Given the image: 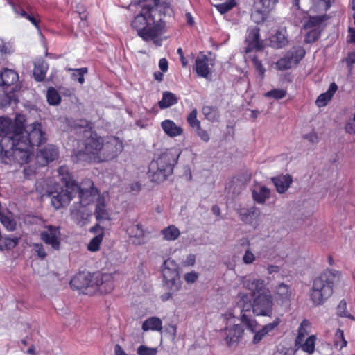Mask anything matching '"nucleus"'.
Segmentation results:
<instances>
[{"label": "nucleus", "mask_w": 355, "mask_h": 355, "mask_svg": "<svg viewBox=\"0 0 355 355\" xmlns=\"http://www.w3.org/2000/svg\"><path fill=\"white\" fill-rule=\"evenodd\" d=\"M11 120L0 117V155L6 164L16 162L23 165L33 157L31 148H25L20 139L24 137L22 129L16 127L14 132H10Z\"/></svg>", "instance_id": "nucleus-1"}, {"label": "nucleus", "mask_w": 355, "mask_h": 355, "mask_svg": "<svg viewBox=\"0 0 355 355\" xmlns=\"http://www.w3.org/2000/svg\"><path fill=\"white\" fill-rule=\"evenodd\" d=\"M164 6L142 10L131 23L132 27L144 41H152L156 46L162 45L160 36L164 33L165 22L162 20Z\"/></svg>", "instance_id": "nucleus-2"}, {"label": "nucleus", "mask_w": 355, "mask_h": 355, "mask_svg": "<svg viewBox=\"0 0 355 355\" xmlns=\"http://www.w3.org/2000/svg\"><path fill=\"white\" fill-rule=\"evenodd\" d=\"M79 126V133L81 135V137L74 150V161L76 162H90L97 160L101 147H102V137L92 130L87 121H81Z\"/></svg>", "instance_id": "nucleus-3"}, {"label": "nucleus", "mask_w": 355, "mask_h": 355, "mask_svg": "<svg viewBox=\"0 0 355 355\" xmlns=\"http://www.w3.org/2000/svg\"><path fill=\"white\" fill-rule=\"evenodd\" d=\"M338 271L327 270L313 282L310 297L313 303L322 304L333 293V287L340 280Z\"/></svg>", "instance_id": "nucleus-4"}, {"label": "nucleus", "mask_w": 355, "mask_h": 355, "mask_svg": "<svg viewBox=\"0 0 355 355\" xmlns=\"http://www.w3.org/2000/svg\"><path fill=\"white\" fill-rule=\"evenodd\" d=\"M178 157L170 153L162 154L156 160H153L148 166V175L153 182H162L173 173V167Z\"/></svg>", "instance_id": "nucleus-5"}, {"label": "nucleus", "mask_w": 355, "mask_h": 355, "mask_svg": "<svg viewBox=\"0 0 355 355\" xmlns=\"http://www.w3.org/2000/svg\"><path fill=\"white\" fill-rule=\"evenodd\" d=\"M16 127H20L22 129L24 137L20 139L24 143L25 148H31L39 146L46 141V134L42 130L41 123L35 122L29 125H24L22 121L17 119L15 123L11 121L10 132H14Z\"/></svg>", "instance_id": "nucleus-6"}, {"label": "nucleus", "mask_w": 355, "mask_h": 355, "mask_svg": "<svg viewBox=\"0 0 355 355\" xmlns=\"http://www.w3.org/2000/svg\"><path fill=\"white\" fill-rule=\"evenodd\" d=\"M236 306L240 309V321L250 331H254L257 327V322L250 314L253 309L252 297L248 293H239L236 296Z\"/></svg>", "instance_id": "nucleus-7"}, {"label": "nucleus", "mask_w": 355, "mask_h": 355, "mask_svg": "<svg viewBox=\"0 0 355 355\" xmlns=\"http://www.w3.org/2000/svg\"><path fill=\"white\" fill-rule=\"evenodd\" d=\"M101 273H90L87 271L76 274L70 282L71 288L85 293L95 292V286L99 284Z\"/></svg>", "instance_id": "nucleus-8"}, {"label": "nucleus", "mask_w": 355, "mask_h": 355, "mask_svg": "<svg viewBox=\"0 0 355 355\" xmlns=\"http://www.w3.org/2000/svg\"><path fill=\"white\" fill-rule=\"evenodd\" d=\"M66 186L73 191V197L75 193L78 194L80 198V204L83 207L89 205L98 196V190L94 187V183L90 180H87L82 185L79 186L75 181L67 182Z\"/></svg>", "instance_id": "nucleus-9"}, {"label": "nucleus", "mask_w": 355, "mask_h": 355, "mask_svg": "<svg viewBox=\"0 0 355 355\" xmlns=\"http://www.w3.org/2000/svg\"><path fill=\"white\" fill-rule=\"evenodd\" d=\"M19 76L12 69L4 68L0 72V89L3 92V95L6 98L9 99V103L11 100L15 97L14 92L19 89L18 85L11 87L15 83L17 82Z\"/></svg>", "instance_id": "nucleus-10"}, {"label": "nucleus", "mask_w": 355, "mask_h": 355, "mask_svg": "<svg viewBox=\"0 0 355 355\" xmlns=\"http://www.w3.org/2000/svg\"><path fill=\"white\" fill-rule=\"evenodd\" d=\"M123 148V144L118 138L110 137L105 142L102 141V147H101L97 160L105 162L113 159L121 153Z\"/></svg>", "instance_id": "nucleus-11"}, {"label": "nucleus", "mask_w": 355, "mask_h": 355, "mask_svg": "<svg viewBox=\"0 0 355 355\" xmlns=\"http://www.w3.org/2000/svg\"><path fill=\"white\" fill-rule=\"evenodd\" d=\"M273 300L270 291L257 295L253 300L252 312L259 316L271 317L272 314Z\"/></svg>", "instance_id": "nucleus-12"}, {"label": "nucleus", "mask_w": 355, "mask_h": 355, "mask_svg": "<svg viewBox=\"0 0 355 355\" xmlns=\"http://www.w3.org/2000/svg\"><path fill=\"white\" fill-rule=\"evenodd\" d=\"M47 196L51 198V205L55 209L67 205L73 198L72 190L67 186L65 189L58 187L54 191H48Z\"/></svg>", "instance_id": "nucleus-13"}, {"label": "nucleus", "mask_w": 355, "mask_h": 355, "mask_svg": "<svg viewBox=\"0 0 355 355\" xmlns=\"http://www.w3.org/2000/svg\"><path fill=\"white\" fill-rule=\"evenodd\" d=\"M244 334L243 327L239 324L227 327L220 331V336L229 347H236Z\"/></svg>", "instance_id": "nucleus-14"}, {"label": "nucleus", "mask_w": 355, "mask_h": 355, "mask_svg": "<svg viewBox=\"0 0 355 355\" xmlns=\"http://www.w3.org/2000/svg\"><path fill=\"white\" fill-rule=\"evenodd\" d=\"M41 239L47 245H51L53 250H58L60 248V228L53 225H47L45 230L40 234Z\"/></svg>", "instance_id": "nucleus-15"}, {"label": "nucleus", "mask_w": 355, "mask_h": 355, "mask_svg": "<svg viewBox=\"0 0 355 355\" xmlns=\"http://www.w3.org/2000/svg\"><path fill=\"white\" fill-rule=\"evenodd\" d=\"M259 28L257 26L250 27L248 29V35L245 38V43L247 46L245 48V53H250L253 51H261L263 49L264 46L263 41L259 39Z\"/></svg>", "instance_id": "nucleus-16"}, {"label": "nucleus", "mask_w": 355, "mask_h": 355, "mask_svg": "<svg viewBox=\"0 0 355 355\" xmlns=\"http://www.w3.org/2000/svg\"><path fill=\"white\" fill-rule=\"evenodd\" d=\"M58 148L54 145L49 144L40 150L37 153L36 159L40 166H44L58 159Z\"/></svg>", "instance_id": "nucleus-17"}, {"label": "nucleus", "mask_w": 355, "mask_h": 355, "mask_svg": "<svg viewBox=\"0 0 355 355\" xmlns=\"http://www.w3.org/2000/svg\"><path fill=\"white\" fill-rule=\"evenodd\" d=\"M243 285L244 288L251 291L254 295L256 293L261 295V293H266L269 291L266 288L264 280L261 279L245 277L243 281Z\"/></svg>", "instance_id": "nucleus-18"}, {"label": "nucleus", "mask_w": 355, "mask_h": 355, "mask_svg": "<svg viewBox=\"0 0 355 355\" xmlns=\"http://www.w3.org/2000/svg\"><path fill=\"white\" fill-rule=\"evenodd\" d=\"M241 220L245 223L251 224L258 219L260 216V210L255 206L250 208H241L238 211Z\"/></svg>", "instance_id": "nucleus-19"}, {"label": "nucleus", "mask_w": 355, "mask_h": 355, "mask_svg": "<svg viewBox=\"0 0 355 355\" xmlns=\"http://www.w3.org/2000/svg\"><path fill=\"white\" fill-rule=\"evenodd\" d=\"M286 31L284 28L277 30L275 33L270 37V45L277 49H282L288 44L286 35Z\"/></svg>", "instance_id": "nucleus-20"}, {"label": "nucleus", "mask_w": 355, "mask_h": 355, "mask_svg": "<svg viewBox=\"0 0 355 355\" xmlns=\"http://www.w3.org/2000/svg\"><path fill=\"white\" fill-rule=\"evenodd\" d=\"M272 182L276 187V190L279 193H285L289 188L293 182L292 177L290 175H281L271 178Z\"/></svg>", "instance_id": "nucleus-21"}, {"label": "nucleus", "mask_w": 355, "mask_h": 355, "mask_svg": "<svg viewBox=\"0 0 355 355\" xmlns=\"http://www.w3.org/2000/svg\"><path fill=\"white\" fill-rule=\"evenodd\" d=\"M205 55H200L196 59V72L203 78H207L209 74V64L211 62Z\"/></svg>", "instance_id": "nucleus-22"}, {"label": "nucleus", "mask_w": 355, "mask_h": 355, "mask_svg": "<svg viewBox=\"0 0 355 355\" xmlns=\"http://www.w3.org/2000/svg\"><path fill=\"white\" fill-rule=\"evenodd\" d=\"M277 300L282 304L288 303L292 295L290 286L284 283L278 284L275 290Z\"/></svg>", "instance_id": "nucleus-23"}, {"label": "nucleus", "mask_w": 355, "mask_h": 355, "mask_svg": "<svg viewBox=\"0 0 355 355\" xmlns=\"http://www.w3.org/2000/svg\"><path fill=\"white\" fill-rule=\"evenodd\" d=\"M279 319L276 318L272 322L264 325L261 329L257 331V329L254 331L252 343L254 344L259 343L270 331L275 329L279 324Z\"/></svg>", "instance_id": "nucleus-24"}, {"label": "nucleus", "mask_w": 355, "mask_h": 355, "mask_svg": "<svg viewBox=\"0 0 355 355\" xmlns=\"http://www.w3.org/2000/svg\"><path fill=\"white\" fill-rule=\"evenodd\" d=\"M162 128L171 137H175L182 134L183 130L178 126L173 121L166 119L162 122Z\"/></svg>", "instance_id": "nucleus-25"}, {"label": "nucleus", "mask_w": 355, "mask_h": 355, "mask_svg": "<svg viewBox=\"0 0 355 355\" xmlns=\"http://www.w3.org/2000/svg\"><path fill=\"white\" fill-rule=\"evenodd\" d=\"M48 68L47 62L43 60H38L35 62L33 76L36 81L41 82L44 80Z\"/></svg>", "instance_id": "nucleus-26"}, {"label": "nucleus", "mask_w": 355, "mask_h": 355, "mask_svg": "<svg viewBox=\"0 0 355 355\" xmlns=\"http://www.w3.org/2000/svg\"><path fill=\"white\" fill-rule=\"evenodd\" d=\"M326 15L309 17L303 25V28L306 30L314 29L315 28L322 30V23L327 19Z\"/></svg>", "instance_id": "nucleus-27"}, {"label": "nucleus", "mask_w": 355, "mask_h": 355, "mask_svg": "<svg viewBox=\"0 0 355 355\" xmlns=\"http://www.w3.org/2000/svg\"><path fill=\"white\" fill-rule=\"evenodd\" d=\"M337 85L335 83H332L330 85L329 89L326 92L321 94L318 97L315 101L316 105L319 107L325 106L327 104V103L331 100V98H332L335 92L337 91Z\"/></svg>", "instance_id": "nucleus-28"}, {"label": "nucleus", "mask_w": 355, "mask_h": 355, "mask_svg": "<svg viewBox=\"0 0 355 355\" xmlns=\"http://www.w3.org/2000/svg\"><path fill=\"white\" fill-rule=\"evenodd\" d=\"M101 279L99 284L95 286V291H98L102 293H108L111 292L114 288V282L112 277L108 275L101 274Z\"/></svg>", "instance_id": "nucleus-29"}, {"label": "nucleus", "mask_w": 355, "mask_h": 355, "mask_svg": "<svg viewBox=\"0 0 355 355\" xmlns=\"http://www.w3.org/2000/svg\"><path fill=\"white\" fill-rule=\"evenodd\" d=\"M253 200L259 203L263 204L266 199L270 196V191L265 186H260L254 189L252 192Z\"/></svg>", "instance_id": "nucleus-30"}, {"label": "nucleus", "mask_w": 355, "mask_h": 355, "mask_svg": "<svg viewBox=\"0 0 355 355\" xmlns=\"http://www.w3.org/2000/svg\"><path fill=\"white\" fill-rule=\"evenodd\" d=\"M162 275L165 282L171 286L178 287V281L179 279L178 269L175 268H162Z\"/></svg>", "instance_id": "nucleus-31"}, {"label": "nucleus", "mask_w": 355, "mask_h": 355, "mask_svg": "<svg viewBox=\"0 0 355 355\" xmlns=\"http://www.w3.org/2000/svg\"><path fill=\"white\" fill-rule=\"evenodd\" d=\"M138 4L141 6L142 10H147L155 8L158 6H164V8L162 9V14L166 15L170 11L169 6L166 3H159V0H138Z\"/></svg>", "instance_id": "nucleus-32"}, {"label": "nucleus", "mask_w": 355, "mask_h": 355, "mask_svg": "<svg viewBox=\"0 0 355 355\" xmlns=\"http://www.w3.org/2000/svg\"><path fill=\"white\" fill-rule=\"evenodd\" d=\"M141 328L144 331L148 330L159 331L162 329V322L157 317H150L143 322Z\"/></svg>", "instance_id": "nucleus-33"}, {"label": "nucleus", "mask_w": 355, "mask_h": 355, "mask_svg": "<svg viewBox=\"0 0 355 355\" xmlns=\"http://www.w3.org/2000/svg\"><path fill=\"white\" fill-rule=\"evenodd\" d=\"M94 215L97 220L109 219L110 215L105 209V200L103 198H98L96 205Z\"/></svg>", "instance_id": "nucleus-34"}, {"label": "nucleus", "mask_w": 355, "mask_h": 355, "mask_svg": "<svg viewBox=\"0 0 355 355\" xmlns=\"http://www.w3.org/2000/svg\"><path fill=\"white\" fill-rule=\"evenodd\" d=\"M178 98L171 92H164L162 98L158 102L159 107L161 109L168 108L178 103Z\"/></svg>", "instance_id": "nucleus-35"}, {"label": "nucleus", "mask_w": 355, "mask_h": 355, "mask_svg": "<svg viewBox=\"0 0 355 355\" xmlns=\"http://www.w3.org/2000/svg\"><path fill=\"white\" fill-rule=\"evenodd\" d=\"M316 336L311 335L306 338V340L300 343H295V345H298L302 351L311 354L315 351V343Z\"/></svg>", "instance_id": "nucleus-36"}, {"label": "nucleus", "mask_w": 355, "mask_h": 355, "mask_svg": "<svg viewBox=\"0 0 355 355\" xmlns=\"http://www.w3.org/2000/svg\"><path fill=\"white\" fill-rule=\"evenodd\" d=\"M19 239L18 237L10 238L7 236H3L1 235L0 250H4L14 248L17 245Z\"/></svg>", "instance_id": "nucleus-37"}, {"label": "nucleus", "mask_w": 355, "mask_h": 355, "mask_svg": "<svg viewBox=\"0 0 355 355\" xmlns=\"http://www.w3.org/2000/svg\"><path fill=\"white\" fill-rule=\"evenodd\" d=\"M202 112L205 117L210 121H218L219 120V112L216 107L204 106Z\"/></svg>", "instance_id": "nucleus-38"}, {"label": "nucleus", "mask_w": 355, "mask_h": 355, "mask_svg": "<svg viewBox=\"0 0 355 355\" xmlns=\"http://www.w3.org/2000/svg\"><path fill=\"white\" fill-rule=\"evenodd\" d=\"M161 232L164 239L168 241H174L177 239L180 234L178 228L174 225H170L163 229Z\"/></svg>", "instance_id": "nucleus-39"}, {"label": "nucleus", "mask_w": 355, "mask_h": 355, "mask_svg": "<svg viewBox=\"0 0 355 355\" xmlns=\"http://www.w3.org/2000/svg\"><path fill=\"white\" fill-rule=\"evenodd\" d=\"M287 53L296 65L304 56L305 50L303 47L298 46L292 48Z\"/></svg>", "instance_id": "nucleus-40"}, {"label": "nucleus", "mask_w": 355, "mask_h": 355, "mask_svg": "<svg viewBox=\"0 0 355 355\" xmlns=\"http://www.w3.org/2000/svg\"><path fill=\"white\" fill-rule=\"evenodd\" d=\"M66 70L68 71H73L71 78L73 80H78L80 84L84 83V75L87 73V68L83 67L80 69H72L69 67H66Z\"/></svg>", "instance_id": "nucleus-41"}, {"label": "nucleus", "mask_w": 355, "mask_h": 355, "mask_svg": "<svg viewBox=\"0 0 355 355\" xmlns=\"http://www.w3.org/2000/svg\"><path fill=\"white\" fill-rule=\"evenodd\" d=\"M311 10L314 12H325L330 7V0H312Z\"/></svg>", "instance_id": "nucleus-42"}, {"label": "nucleus", "mask_w": 355, "mask_h": 355, "mask_svg": "<svg viewBox=\"0 0 355 355\" xmlns=\"http://www.w3.org/2000/svg\"><path fill=\"white\" fill-rule=\"evenodd\" d=\"M46 98L48 103L51 105H57L60 103L61 97L57 90L53 87L47 89Z\"/></svg>", "instance_id": "nucleus-43"}, {"label": "nucleus", "mask_w": 355, "mask_h": 355, "mask_svg": "<svg viewBox=\"0 0 355 355\" xmlns=\"http://www.w3.org/2000/svg\"><path fill=\"white\" fill-rule=\"evenodd\" d=\"M276 65L279 70L284 71L291 68L292 66L295 65V64L291 60V58L289 56V55L286 53L284 58H280L277 62Z\"/></svg>", "instance_id": "nucleus-44"}, {"label": "nucleus", "mask_w": 355, "mask_h": 355, "mask_svg": "<svg viewBox=\"0 0 355 355\" xmlns=\"http://www.w3.org/2000/svg\"><path fill=\"white\" fill-rule=\"evenodd\" d=\"M126 232L131 237L140 238L144 234V230L142 229L141 225L139 223L133 224L127 227Z\"/></svg>", "instance_id": "nucleus-45"}, {"label": "nucleus", "mask_w": 355, "mask_h": 355, "mask_svg": "<svg viewBox=\"0 0 355 355\" xmlns=\"http://www.w3.org/2000/svg\"><path fill=\"white\" fill-rule=\"evenodd\" d=\"M322 30L319 28L309 29V31L306 33L304 42L306 44H311L316 41L320 36Z\"/></svg>", "instance_id": "nucleus-46"}, {"label": "nucleus", "mask_w": 355, "mask_h": 355, "mask_svg": "<svg viewBox=\"0 0 355 355\" xmlns=\"http://www.w3.org/2000/svg\"><path fill=\"white\" fill-rule=\"evenodd\" d=\"M0 221L4 227L8 231H13L16 227V222L13 218L0 214Z\"/></svg>", "instance_id": "nucleus-47"}, {"label": "nucleus", "mask_w": 355, "mask_h": 355, "mask_svg": "<svg viewBox=\"0 0 355 355\" xmlns=\"http://www.w3.org/2000/svg\"><path fill=\"white\" fill-rule=\"evenodd\" d=\"M103 234L100 233L94 236L89 243L87 249L91 252H96L98 250L100 244L102 242Z\"/></svg>", "instance_id": "nucleus-48"}, {"label": "nucleus", "mask_w": 355, "mask_h": 355, "mask_svg": "<svg viewBox=\"0 0 355 355\" xmlns=\"http://www.w3.org/2000/svg\"><path fill=\"white\" fill-rule=\"evenodd\" d=\"M252 61L253 66L258 73L259 79L262 80L264 78L266 69L263 66L261 62L257 58V56H253L252 58Z\"/></svg>", "instance_id": "nucleus-49"}, {"label": "nucleus", "mask_w": 355, "mask_h": 355, "mask_svg": "<svg viewBox=\"0 0 355 355\" xmlns=\"http://www.w3.org/2000/svg\"><path fill=\"white\" fill-rule=\"evenodd\" d=\"M198 112L196 109H193L188 115L187 120L189 125L194 128H199L200 121L197 119Z\"/></svg>", "instance_id": "nucleus-50"}, {"label": "nucleus", "mask_w": 355, "mask_h": 355, "mask_svg": "<svg viewBox=\"0 0 355 355\" xmlns=\"http://www.w3.org/2000/svg\"><path fill=\"white\" fill-rule=\"evenodd\" d=\"M309 326V322L306 320H304L298 328V335L295 339V343H300L304 341V338L306 335L308 334V331L306 329Z\"/></svg>", "instance_id": "nucleus-51"}, {"label": "nucleus", "mask_w": 355, "mask_h": 355, "mask_svg": "<svg viewBox=\"0 0 355 355\" xmlns=\"http://www.w3.org/2000/svg\"><path fill=\"white\" fill-rule=\"evenodd\" d=\"M334 345L336 347H340V349L347 345V341L345 340L343 331L338 329L335 333Z\"/></svg>", "instance_id": "nucleus-52"}, {"label": "nucleus", "mask_w": 355, "mask_h": 355, "mask_svg": "<svg viewBox=\"0 0 355 355\" xmlns=\"http://www.w3.org/2000/svg\"><path fill=\"white\" fill-rule=\"evenodd\" d=\"M138 355H157V349L155 347H148L146 345H140L137 350Z\"/></svg>", "instance_id": "nucleus-53"}, {"label": "nucleus", "mask_w": 355, "mask_h": 355, "mask_svg": "<svg viewBox=\"0 0 355 355\" xmlns=\"http://www.w3.org/2000/svg\"><path fill=\"white\" fill-rule=\"evenodd\" d=\"M286 92L284 89H274L266 93V96L275 99H282L285 97Z\"/></svg>", "instance_id": "nucleus-54"}, {"label": "nucleus", "mask_w": 355, "mask_h": 355, "mask_svg": "<svg viewBox=\"0 0 355 355\" xmlns=\"http://www.w3.org/2000/svg\"><path fill=\"white\" fill-rule=\"evenodd\" d=\"M277 2L278 0H260V3L264 9V12H269L273 9Z\"/></svg>", "instance_id": "nucleus-55"}, {"label": "nucleus", "mask_w": 355, "mask_h": 355, "mask_svg": "<svg viewBox=\"0 0 355 355\" xmlns=\"http://www.w3.org/2000/svg\"><path fill=\"white\" fill-rule=\"evenodd\" d=\"M223 2L222 3H220L216 6L218 11L221 14H224L231 10V8L233 7V4L232 3V1H223Z\"/></svg>", "instance_id": "nucleus-56"}, {"label": "nucleus", "mask_w": 355, "mask_h": 355, "mask_svg": "<svg viewBox=\"0 0 355 355\" xmlns=\"http://www.w3.org/2000/svg\"><path fill=\"white\" fill-rule=\"evenodd\" d=\"M33 249L40 259H44L46 257V253L42 243H34Z\"/></svg>", "instance_id": "nucleus-57"}, {"label": "nucleus", "mask_w": 355, "mask_h": 355, "mask_svg": "<svg viewBox=\"0 0 355 355\" xmlns=\"http://www.w3.org/2000/svg\"><path fill=\"white\" fill-rule=\"evenodd\" d=\"M346 308V302L345 300H341L337 307L338 314L340 316L348 317L355 320V318L350 315H347L345 311Z\"/></svg>", "instance_id": "nucleus-58"}, {"label": "nucleus", "mask_w": 355, "mask_h": 355, "mask_svg": "<svg viewBox=\"0 0 355 355\" xmlns=\"http://www.w3.org/2000/svg\"><path fill=\"white\" fill-rule=\"evenodd\" d=\"M0 51L4 54H10L13 52V49L10 44L0 39Z\"/></svg>", "instance_id": "nucleus-59"}, {"label": "nucleus", "mask_w": 355, "mask_h": 355, "mask_svg": "<svg viewBox=\"0 0 355 355\" xmlns=\"http://www.w3.org/2000/svg\"><path fill=\"white\" fill-rule=\"evenodd\" d=\"M9 5L11 6L13 11L17 14L19 15L20 11L23 10L24 8L19 3V0H6Z\"/></svg>", "instance_id": "nucleus-60"}, {"label": "nucleus", "mask_w": 355, "mask_h": 355, "mask_svg": "<svg viewBox=\"0 0 355 355\" xmlns=\"http://www.w3.org/2000/svg\"><path fill=\"white\" fill-rule=\"evenodd\" d=\"M195 131L198 136L205 142H208L209 140V135L208 132L205 130L201 128L200 126L199 128L195 129Z\"/></svg>", "instance_id": "nucleus-61"}, {"label": "nucleus", "mask_w": 355, "mask_h": 355, "mask_svg": "<svg viewBox=\"0 0 355 355\" xmlns=\"http://www.w3.org/2000/svg\"><path fill=\"white\" fill-rule=\"evenodd\" d=\"M58 173H59L60 175L62 176V180H63L64 181L65 184H66L67 182H72L73 181L70 179L67 180L68 176H69L67 167H66L64 166H60L58 169Z\"/></svg>", "instance_id": "nucleus-62"}, {"label": "nucleus", "mask_w": 355, "mask_h": 355, "mask_svg": "<svg viewBox=\"0 0 355 355\" xmlns=\"http://www.w3.org/2000/svg\"><path fill=\"white\" fill-rule=\"evenodd\" d=\"M345 132L350 135H355V120L354 119L348 121L345 126Z\"/></svg>", "instance_id": "nucleus-63"}, {"label": "nucleus", "mask_w": 355, "mask_h": 355, "mask_svg": "<svg viewBox=\"0 0 355 355\" xmlns=\"http://www.w3.org/2000/svg\"><path fill=\"white\" fill-rule=\"evenodd\" d=\"M254 254L250 250H247L243 255V261L246 264H250L254 261Z\"/></svg>", "instance_id": "nucleus-64"}]
</instances>
